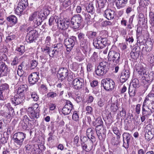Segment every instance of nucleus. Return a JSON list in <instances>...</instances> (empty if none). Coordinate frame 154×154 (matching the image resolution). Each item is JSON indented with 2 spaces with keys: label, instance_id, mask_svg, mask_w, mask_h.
Here are the masks:
<instances>
[{
  "label": "nucleus",
  "instance_id": "49530a36",
  "mask_svg": "<svg viewBox=\"0 0 154 154\" xmlns=\"http://www.w3.org/2000/svg\"><path fill=\"white\" fill-rule=\"evenodd\" d=\"M94 129L92 128H88L87 130L86 133L89 139H90L89 136H92L94 134Z\"/></svg>",
  "mask_w": 154,
  "mask_h": 154
},
{
  "label": "nucleus",
  "instance_id": "412c9836",
  "mask_svg": "<svg viewBox=\"0 0 154 154\" xmlns=\"http://www.w3.org/2000/svg\"><path fill=\"white\" fill-rule=\"evenodd\" d=\"M137 72L138 74L141 76L142 77H143L144 78L148 79L149 77V78L148 79H147L148 80H152L153 78L150 79L149 75L146 74V69L143 66H138V68L137 69Z\"/></svg>",
  "mask_w": 154,
  "mask_h": 154
},
{
  "label": "nucleus",
  "instance_id": "e433bc0d",
  "mask_svg": "<svg viewBox=\"0 0 154 154\" xmlns=\"http://www.w3.org/2000/svg\"><path fill=\"white\" fill-rule=\"evenodd\" d=\"M6 106L8 109V114L9 116H14L15 114L14 109L11 106L10 104L8 103L6 104Z\"/></svg>",
  "mask_w": 154,
  "mask_h": 154
},
{
  "label": "nucleus",
  "instance_id": "4468645a",
  "mask_svg": "<svg viewBox=\"0 0 154 154\" xmlns=\"http://www.w3.org/2000/svg\"><path fill=\"white\" fill-rule=\"evenodd\" d=\"M72 82L73 88L77 90L82 88L84 84L83 79L80 78L75 79L73 80Z\"/></svg>",
  "mask_w": 154,
  "mask_h": 154
},
{
  "label": "nucleus",
  "instance_id": "39448f33",
  "mask_svg": "<svg viewBox=\"0 0 154 154\" xmlns=\"http://www.w3.org/2000/svg\"><path fill=\"white\" fill-rule=\"evenodd\" d=\"M25 136L26 134L21 132L16 133L13 135L14 144L17 147L19 148L21 146Z\"/></svg>",
  "mask_w": 154,
  "mask_h": 154
},
{
  "label": "nucleus",
  "instance_id": "864d4df0",
  "mask_svg": "<svg viewBox=\"0 0 154 154\" xmlns=\"http://www.w3.org/2000/svg\"><path fill=\"white\" fill-rule=\"evenodd\" d=\"M72 119L74 121L78 122L79 121V116L76 111L73 112L72 115Z\"/></svg>",
  "mask_w": 154,
  "mask_h": 154
},
{
  "label": "nucleus",
  "instance_id": "7c9ffc66",
  "mask_svg": "<svg viewBox=\"0 0 154 154\" xmlns=\"http://www.w3.org/2000/svg\"><path fill=\"white\" fill-rule=\"evenodd\" d=\"M7 19L12 26L15 25L17 22V17L14 15H11L7 17Z\"/></svg>",
  "mask_w": 154,
  "mask_h": 154
},
{
  "label": "nucleus",
  "instance_id": "4c0bfd02",
  "mask_svg": "<svg viewBox=\"0 0 154 154\" xmlns=\"http://www.w3.org/2000/svg\"><path fill=\"white\" fill-rule=\"evenodd\" d=\"M137 88L134 87L132 86H129L128 92L130 96L132 97L134 96L137 91Z\"/></svg>",
  "mask_w": 154,
  "mask_h": 154
},
{
  "label": "nucleus",
  "instance_id": "0eeeda50",
  "mask_svg": "<svg viewBox=\"0 0 154 154\" xmlns=\"http://www.w3.org/2000/svg\"><path fill=\"white\" fill-rule=\"evenodd\" d=\"M83 21L82 18L79 14L73 17L71 20V26L74 29H78L81 26Z\"/></svg>",
  "mask_w": 154,
  "mask_h": 154
},
{
  "label": "nucleus",
  "instance_id": "1a4fd4ad",
  "mask_svg": "<svg viewBox=\"0 0 154 154\" xmlns=\"http://www.w3.org/2000/svg\"><path fill=\"white\" fill-rule=\"evenodd\" d=\"M76 41V37L72 36L70 38L65 39L64 40V44L66 46L67 51H70L72 49Z\"/></svg>",
  "mask_w": 154,
  "mask_h": 154
},
{
  "label": "nucleus",
  "instance_id": "a211bd4d",
  "mask_svg": "<svg viewBox=\"0 0 154 154\" xmlns=\"http://www.w3.org/2000/svg\"><path fill=\"white\" fill-rule=\"evenodd\" d=\"M25 99V96L17 94L11 99V102L14 105H17L23 102Z\"/></svg>",
  "mask_w": 154,
  "mask_h": 154
},
{
  "label": "nucleus",
  "instance_id": "bf43d9fd",
  "mask_svg": "<svg viewBox=\"0 0 154 154\" xmlns=\"http://www.w3.org/2000/svg\"><path fill=\"white\" fill-rule=\"evenodd\" d=\"M30 94L31 97L33 100L35 101H37L38 100V97L35 92H31Z\"/></svg>",
  "mask_w": 154,
  "mask_h": 154
},
{
  "label": "nucleus",
  "instance_id": "ea45409f",
  "mask_svg": "<svg viewBox=\"0 0 154 154\" xmlns=\"http://www.w3.org/2000/svg\"><path fill=\"white\" fill-rule=\"evenodd\" d=\"M87 40L86 39L80 41V45L81 48H82L83 50H85L87 48Z\"/></svg>",
  "mask_w": 154,
  "mask_h": 154
},
{
  "label": "nucleus",
  "instance_id": "b1692460",
  "mask_svg": "<svg viewBox=\"0 0 154 154\" xmlns=\"http://www.w3.org/2000/svg\"><path fill=\"white\" fill-rule=\"evenodd\" d=\"M8 69V66L5 63L0 61V77L7 75Z\"/></svg>",
  "mask_w": 154,
  "mask_h": 154
},
{
  "label": "nucleus",
  "instance_id": "58836bf2",
  "mask_svg": "<svg viewBox=\"0 0 154 154\" xmlns=\"http://www.w3.org/2000/svg\"><path fill=\"white\" fill-rule=\"evenodd\" d=\"M63 48V45L61 43H58L56 45V46L53 48L54 51H56L58 54L61 51Z\"/></svg>",
  "mask_w": 154,
  "mask_h": 154
},
{
  "label": "nucleus",
  "instance_id": "4be33fe9",
  "mask_svg": "<svg viewBox=\"0 0 154 154\" xmlns=\"http://www.w3.org/2000/svg\"><path fill=\"white\" fill-rule=\"evenodd\" d=\"M130 73L128 70L124 69L122 72L120 78V81L121 83L126 82L129 78Z\"/></svg>",
  "mask_w": 154,
  "mask_h": 154
},
{
  "label": "nucleus",
  "instance_id": "8fccbe9b",
  "mask_svg": "<svg viewBox=\"0 0 154 154\" xmlns=\"http://www.w3.org/2000/svg\"><path fill=\"white\" fill-rule=\"evenodd\" d=\"M97 53L94 52L90 58V60L92 62H94L97 60L98 57Z\"/></svg>",
  "mask_w": 154,
  "mask_h": 154
},
{
  "label": "nucleus",
  "instance_id": "2f4dec72",
  "mask_svg": "<svg viewBox=\"0 0 154 154\" xmlns=\"http://www.w3.org/2000/svg\"><path fill=\"white\" fill-rule=\"evenodd\" d=\"M143 103L142 108V115L148 117L151 115V112L149 110H147L148 105Z\"/></svg>",
  "mask_w": 154,
  "mask_h": 154
},
{
  "label": "nucleus",
  "instance_id": "9b49d317",
  "mask_svg": "<svg viewBox=\"0 0 154 154\" xmlns=\"http://www.w3.org/2000/svg\"><path fill=\"white\" fill-rule=\"evenodd\" d=\"M68 73V70L66 68L61 67L59 69L57 73L58 80L62 82L66 79Z\"/></svg>",
  "mask_w": 154,
  "mask_h": 154
},
{
  "label": "nucleus",
  "instance_id": "a878e982",
  "mask_svg": "<svg viewBox=\"0 0 154 154\" xmlns=\"http://www.w3.org/2000/svg\"><path fill=\"white\" fill-rule=\"evenodd\" d=\"M28 86L26 85H20L17 89V94L25 96V93L28 90Z\"/></svg>",
  "mask_w": 154,
  "mask_h": 154
},
{
  "label": "nucleus",
  "instance_id": "5701e85b",
  "mask_svg": "<svg viewBox=\"0 0 154 154\" xmlns=\"http://www.w3.org/2000/svg\"><path fill=\"white\" fill-rule=\"evenodd\" d=\"M114 11L110 9H107L104 12V16L109 20H110L114 18Z\"/></svg>",
  "mask_w": 154,
  "mask_h": 154
},
{
  "label": "nucleus",
  "instance_id": "f704fd0d",
  "mask_svg": "<svg viewBox=\"0 0 154 154\" xmlns=\"http://www.w3.org/2000/svg\"><path fill=\"white\" fill-rule=\"evenodd\" d=\"M96 5H98L99 8L101 9L103 8L105 5L107 0H96Z\"/></svg>",
  "mask_w": 154,
  "mask_h": 154
},
{
  "label": "nucleus",
  "instance_id": "c03bdc74",
  "mask_svg": "<svg viewBox=\"0 0 154 154\" xmlns=\"http://www.w3.org/2000/svg\"><path fill=\"white\" fill-rule=\"evenodd\" d=\"M82 14L83 15H85V20L86 21V22L88 24L89 23H90L91 22V16L88 13H84L83 11H82Z\"/></svg>",
  "mask_w": 154,
  "mask_h": 154
},
{
  "label": "nucleus",
  "instance_id": "774afa93",
  "mask_svg": "<svg viewBox=\"0 0 154 154\" xmlns=\"http://www.w3.org/2000/svg\"><path fill=\"white\" fill-rule=\"evenodd\" d=\"M128 86V85L126 84V85H123L121 89L120 90V92L121 93L123 94L127 90V87Z\"/></svg>",
  "mask_w": 154,
  "mask_h": 154
},
{
  "label": "nucleus",
  "instance_id": "680f3d73",
  "mask_svg": "<svg viewBox=\"0 0 154 154\" xmlns=\"http://www.w3.org/2000/svg\"><path fill=\"white\" fill-rule=\"evenodd\" d=\"M147 58L148 61L151 63H152L154 61V57L152 56L151 54H148L147 56Z\"/></svg>",
  "mask_w": 154,
  "mask_h": 154
},
{
  "label": "nucleus",
  "instance_id": "423d86ee",
  "mask_svg": "<svg viewBox=\"0 0 154 154\" xmlns=\"http://www.w3.org/2000/svg\"><path fill=\"white\" fill-rule=\"evenodd\" d=\"M108 60L112 62L114 64H120L121 59L120 54L114 51H109L108 55Z\"/></svg>",
  "mask_w": 154,
  "mask_h": 154
},
{
  "label": "nucleus",
  "instance_id": "bb28decb",
  "mask_svg": "<svg viewBox=\"0 0 154 154\" xmlns=\"http://www.w3.org/2000/svg\"><path fill=\"white\" fill-rule=\"evenodd\" d=\"M50 13V10L48 8L46 7L43 8V9L40 11L38 12V14L40 17L43 18V20L45 19Z\"/></svg>",
  "mask_w": 154,
  "mask_h": 154
},
{
  "label": "nucleus",
  "instance_id": "f3484780",
  "mask_svg": "<svg viewBox=\"0 0 154 154\" xmlns=\"http://www.w3.org/2000/svg\"><path fill=\"white\" fill-rule=\"evenodd\" d=\"M143 103L148 105L147 108L154 104V94L150 92L146 97Z\"/></svg>",
  "mask_w": 154,
  "mask_h": 154
},
{
  "label": "nucleus",
  "instance_id": "5fc2aeb1",
  "mask_svg": "<svg viewBox=\"0 0 154 154\" xmlns=\"http://www.w3.org/2000/svg\"><path fill=\"white\" fill-rule=\"evenodd\" d=\"M71 1L69 0L66 2H63L62 5V9H65L71 5Z\"/></svg>",
  "mask_w": 154,
  "mask_h": 154
},
{
  "label": "nucleus",
  "instance_id": "338daca9",
  "mask_svg": "<svg viewBox=\"0 0 154 154\" xmlns=\"http://www.w3.org/2000/svg\"><path fill=\"white\" fill-rule=\"evenodd\" d=\"M26 148L25 151L26 153H28V154H30L31 152L32 149L30 145H27L25 147Z\"/></svg>",
  "mask_w": 154,
  "mask_h": 154
},
{
  "label": "nucleus",
  "instance_id": "473e14b6",
  "mask_svg": "<svg viewBox=\"0 0 154 154\" xmlns=\"http://www.w3.org/2000/svg\"><path fill=\"white\" fill-rule=\"evenodd\" d=\"M128 0H118L116 2V5L118 9L124 7L127 2Z\"/></svg>",
  "mask_w": 154,
  "mask_h": 154
},
{
  "label": "nucleus",
  "instance_id": "0e129e2a",
  "mask_svg": "<svg viewBox=\"0 0 154 154\" xmlns=\"http://www.w3.org/2000/svg\"><path fill=\"white\" fill-rule=\"evenodd\" d=\"M58 20V19H55L53 17H51L49 20V25L50 26H51L54 24L55 20Z\"/></svg>",
  "mask_w": 154,
  "mask_h": 154
},
{
  "label": "nucleus",
  "instance_id": "f8f14e48",
  "mask_svg": "<svg viewBox=\"0 0 154 154\" xmlns=\"http://www.w3.org/2000/svg\"><path fill=\"white\" fill-rule=\"evenodd\" d=\"M28 5L27 0H21L15 9V11L17 15H20Z\"/></svg>",
  "mask_w": 154,
  "mask_h": 154
},
{
  "label": "nucleus",
  "instance_id": "3c124183",
  "mask_svg": "<svg viewBox=\"0 0 154 154\" xmlns=\"http://www.w3.org/2000/svg\"><path fill=\"white\" fill-rule=\"evenodd\" d=\"M132 86L138 88L139 87V80L137 79H133L131 82Z\"/></svg>",
  "mask_w": 154,
  "mask_h": 154
},
{
  "label": "nucleus",
  "instance_id": "c9c22d12",
  "mask_svg": "<svg viewBox=\"0 0 154 154\" xmlns=\"http://www.w3.org/2000/svg\"><path fill=\"white\" fill-rule=\"evenodd\" d=\"M152 46L151 44H150L149 46L147 45L146 46L145 49L144 48H143L142 53L143 55H146L148 54L147 52L150 51L152 50Z\"/></svg>",
  "mask_w": 154,
  "mask_h": 154
},
{
  "label": "nucleus",
  "instance_id": "13d9d810",
  "mask_svg": "<svg viewBox=\"0 0 154 154\" xmlns=\"http://www.w3.org/2000/svg\"><path fill=\"white\" fill-rule=\"evenodd\" d=\"M58 95V94L55 92H51L48 93L47 95V96L48 97L53 98L55 97Z\"/></svg>",
  "mask_w": 154,
  "mask_h": 154
},
{
  "label": "nucleus",
  "instance_id": "4d7b16f0",
  "mask_svg": "<svg viewBox=\"0 0 154 154\" xmlns=\"http://www.w3.org/2000/svg\"><path fill=\"white\" fill-rule=\"evenodd\" d=\"M134 11V7H132V6H129L126 8V13L127 15H129L131 12H133Z\"/></svg>",
  "mask_w": 154,
  "mask_h": 154
},
{
  "label": "nucleus",
  "instance_id": "603ef678",
  "mask_svg": "<svg viewBox=\"0 0 154 154\" xmlns=\"http://www.w3.org/2000/svg\"><path fill=\"white\" fill-rule=\"evenodd\" d=\"M49 56L51 57H53L54 56L57 55L58 54L56 51H54V50L53 49L51 48H50V51L49 52Z\"/></svg>",
  "mask_w": 154,
  "mask_h": 154
},
{
  "label": "nucleus",
  "instance_id": "a18cd8bd",
  "mask_svg": "<svg viewBox=\"0 0 154 154\" xmlns=\"http://www.w3.org/2000/svg\"><path fill=\"white\" fill-rule=\"evenodd\" d=\"M43 54L45 55L46 56H47L48 55H49V52L50 51V47L46 46L44 48H41Z\"/></svg>",
  "mask_w": 154,
  "mask_h": 154
},
{
  "label": "nucleus",
  "instance_id": "ddd939ff",
  "mask_svg": "<svg viewBox=\"0 0 154 154\" xmlns=\"http://www.w3.org/2000/svg\"><path fill=\"white\" fill-rule=\"evenodd\" d=\"M55 23L57 24L58 28L62 30H65L67 29L70 24L69 21L61 19L55 20Z\"/></svg>",
  "mask_w": 154,
  "mask_h": 154
},
{
  "label": "nucleus",
  "instance_id": "de8ad7c7",
  "mask_svg": "<svg viewBox=\"0 0 154 154\" xmlns=\"http://www.w3.org/2000/svg\"><path fill=\"white\" fill-rule=\"evenodd\" d=\"M80 139L82 141L81 146L83 145V143H85L88 142V141L89 138L88 136L81 135L80 137Z\"/></svg>",
  "mask_w": 154,
  "mask_h": 154
},
{
  "label": "nucleus",
  "instance_id": "09e8293b",
  "mask_svg": "<svg viewBox=\"0 0 154 154\" xmlns=\"http://www.w3.org/2000/svg\"><path fill=\"white\" fill-rule=\"evenodd\" d=\"M38 64V62L35 60H32L30 63V67L31 69H32L35 68Z\"/></svg>",
  "mask_w": 154,
  "mask_h": 154
},
{
  "label": "nucleus",
  "instance_id": "c85d7f7f",
  "mask_svg": "<svg viewBox=\"0 0 154 154\" xmlns=\"http://www.w3.org/2000/svg\"><path fill=\"white\" fill-rule=\"evenodd\" d=\"M112 129L114 133L116 134L117 136L116 138L117 140H116V142L115 143L117 144H119L121 142L120 139L121 134L120 133L119 130L116 125H115L113 128Z\"/></svg>",
  "mask_w": 154,
  "mask_h": 154
},
{
  "label": "nucleus",
  "instance_id": "c756f323",
  "mask_svg": "<svg viewBox=\"0 0 154 154\" xmlns=\"http://www.w3.org/2000/svg\"><path fill=\"white\" fill-rule=\"evenodd\" d=\"M0 91L8 94L9 91V85L6 83L1 84L0 85Z\"/></svg>",
  "mask_w": 154,
  "mask_h": 154
},
{
  "label": "nucleus",
  "instance_id": "2eb2a0df",
  "mask_svg": "<svg viewBox=\"0 0 154 154\" xmlns=\"http://www.w3.org/2000/svg\"><path fill=\"white\" fill-rule=\"evenodd\" d=\"M96 132L98 139L100 141H104L106 137V129L104 127H99L95 128Z\"/></svg>",
  "mask_w": 154,
  "mask_h": 154
},
{
  "label": "nucleus",
  "instance_id": "cd10ccee",
  "mask_svg": "<svg viewBox=\"0 0 154 154\" xmlns=\"http://www.w3.org/2000/svg\"><path fill=\"white\" fill-rule=\"evenodd\" d=\"M140 48L139 47H134L131 52V57L134 60L137 59L140 55Z\"/></svg>",
  "mask_w": 154,
  "mask_h": 154
},
{
  "label": "nucleus",
  "instance_id": "393cba45",
  "mask_svg": "<svg viewBox=\"0 0 154 154\" xmlns=\"http://www.w3.org/2000/svg\"><path fill=\"white\" fill-rule=\"evenodd\" d=\"M93 143L92 141L89 139L88 141L86 143L84 144L82 146L83 150L86 152H88L91 151L93 148Z\"/></svg>",
  "mask_w": 154,
  "mask_h": 154
},
{
  "label": "nucleus",
  "instance_id": "37998d69",
  "mask_svg": "<svg viewBox=\"0 0 154 154\" xmlns=\"http://www.w3.org/2000/svg\"><path fill=\"white\" fill-rule=\"evenodd\" d=\"M16 50L19 52V54L22 55L25 52V47L23 45H20L19 47H17Z\"/></svg>",
  "mask_w": 154,
  "mask_h": 154
},
{
  "label": "nucleus",
  "instance_id": "e2e57ef3",
  "mask_svg": "<svg viewBox=\"0 0 154 154\" xmlns=\"http://www.w3.org/2000/svg\"><path fill=\"white\" fill-rule=\"evenodd\" d=\"M31 120H30L26 115H25L23 117L22 122L29 124V122H30V121Z\"/></svg>",
  "mask_w": 154,
  "mask_h": 154
},
{
  "label": "nucleus",
  "instance_id": "052dcab7",
  "mask_svg": "<svg viewBox=\"0 0 154 154\" xmlns=\"http://www.w3.org/2000/svg\"><path fill=\"white\" fill-rule=\"evenodd\" d=\"M86 110L87 111V114H92L93 113V109L92 107L89 106H87L86 107Z\"/></svg>",
  "mask_w": 154,
  "mask_h": 154
},
{
  "label": "nucleus",
  "instance_id": "dca6fc26",
  "mask_svg": "<svg viewBox=\"0 0 154 154\" xmlns=\"http://www.w3.org/2000/svg\"><path fill=\"white\" fill-rule=\"evenodd\" d=\"M123 138V146L126 149L128 148L132 139L131 135L129 133L124 132L122 134Z\"/></svg>",
  "mask_w": 154,
  "mask_h": 154
},
{
  "label": "nucleus",
  "instance_id": "a19ab883",
  "mask_svg": "<svg viewBox=\"0 0 154 154\" xmlns=\"http://www.w3.org/2000/svg\"><path fill=\"white\" fill-rule=\"evenodd\" d=\"M146 130V133H145V135L146 138L148 140H150L152 139L153 137L152 136V131L149 130Z\"/></svg>",
  "mask_w": 154,
  "mask_h": 154
},
{
  "label": "nucleus",
  "instance_id": "9d476101",
  "mask_svg": "<svg viewBox=\"0 0 154 154\" xmlns=\"http://www.w3.org/2000/svg\"><path fill=\"white\" fill-rule=\"evenodd\" d=\"M38 34V32L36 30H30L26 36V41L30 43L34 42L36 40Z\"/></svg>",
  "mask_w": 154,
  "mask_h": 154
},
{
  "label": "nucleus",
  "instance_id": "20e7f679",
  "mask_svg": "<svg viewBox=\"0 0 154 154\" xmlns=\"http://www.w3.org/2000/svg\"><path fill=\"white\" fill-rule=\"evenodd\" d=\"M29 20L33 21V26L35 28L41 25L43 18L40 16L38 14V11H35L30 15Z\"/></svg>",
  "mask_w": 154,
  "mask_h": 154
},
{
  "label": "nucleus",
  "instance_id": "7ed1b4c3",
  "mask_svg": "<svg viewBox=\"0 0 154 154\" xmlns=\"http://www.w3.org/2000/svg\"><path fill=\"white\" fill-rule=\"evenodd\" d=\"M101 85L103 87L104 89L108 91H112L115 86L114 81L109 78L102 79L101 82Z\"/></svg>",
  "mask_w": 154,
  "mask_h": 154
},
{
  "label": "nucleus",
  "instance_id": "79ce46f5",
  "mask_svg": "<svg viewBox=\"0 0 154 154\" xmlns=\"http://www.w3.org/2000/svg\"><path fill=\"white\" fill-rule=\"evenodd\" d=\"M87 12L90 13H92L94 12V8L93 5L92 4H89L86 7Z\"/></svg>",
  "mask_w": 154,
  "mask_h": 154
},
{
  "label": "nucleus",
  "instance_id": "72a5a7b5",
  "mask_svg": "<svg viewBox=\"0 0 154 154\" xmlns=\"http://www.w3.org/2000/svg\"><path fill=\"white\" fill-rule=\"evenodd\" d=\"M103 122L100 118H98L95 122H93V125L96 126L95 128H97V127H99L101 128V127H103Z\"/></svg>",
  "mask_w": 154,
  "mask_h": 154
},
{
  "label": "nucleus",
  "instance_id": "6e6552de",
  "mask_svg": "<svg viewBox=\"0 0 154 154\" xmlns=\"http://www.w3.org/2000/svg\"><path fill=\"white\" fill-rule=\"evenodd\" d=\"M107 39L105 37H98L96 40L94 41L93 44L96 48L102 49L105 47L107 44Z\"/></svg>",
  "mask_w": 154,
  "mask_h": 154
},
{
  "label": "nucleus",
  "instance_id": "f257e3e1",
  "mask_svg": "<svg viewBox=\"0 0 154 154\" xmlns=\"http://www.w3.org/2000/svg\"><path fill=\"white\" fill-rule=\"evenodd\" d=\"M37 107H30L28 108L27 111L29 116L32 120L30 121V125H35L37 123V121L35 119L39 117V110L38 105Z\"/></svg>",
  "mask_w": 154,
  "mask_h": 154
},
{
  "label": "nucleus",
  "instance_id": "69168bd1",
  "mask_svg": "<svg viewBox=\"0 0 154 154\" xmlns=\"http://www.w3.org/2000/svg\"><path fill=\"white\" fill-rule=\"evenodd\" d=\"M97 33L95 32L92 31H89L88 32L89 36L92 38H94L96 36Z\"/></svg>",
  "mask_w": 154,
  "mask_h": 154
},
{
  "label": "nucleus",
  "instance_id": "aec40b11",
  "mask_svg": "<svg viewBox=\"0 0 154 154\" xmlns=\"http://www.w3.org/2000/svg\"><path fill=\"white\" fill-rule=\"evenodd\" d=\"M39 73L37 72L32 73L28 76V80L29 84L30 85L35 84L39 79Z\"/></svg>",
  "mask_w": 154,
  "mask_h": 154
},
{
  "label": "nucleus",
  "instance_id": "6ab92c4d",
  "mask_svg": "<svg viewBox=\"0 0 154 154\" xmlns=\"http://www.w3.org/2000/svg\"><path fill=\"white\" fill-rule=\"evenodd\" d=\"M73 107L72 103L69 101H67L62 108L61 112L64 115H68L70 113Z\"/></svg>",
  "mask_w": 154,
  "mask_h": 154
},
{
  "label": "nucleus",
  "instance_id": "6e6d98bb",
  "mask_svg": "<svg viewBox=\"0 0 154 154\" xmlns=\"http://www.w3.org/2000/svg\"><path fill=\"white\" fill-rule=\"evenodd\" d=\"M15 37V36L14 35H8L6 38L5 42L6 43H8L11 41L12 40L14 39Z\"/></svg>",
  "mask_w": 154,
  "mask_h": 154
},
{
  "label": "nucleus",
  "instance_id": "f03ea898",
  "mask_svg": "<svg viewBox=\"0 0 154 154\" xmlns=\"http://www.w3.org/2000/svg\"><path fill=\"white\" fill-rule=\"evenodd\" d=\"M109 66L107 62L103 61L99 63L97 68L96 69L95 72L97 75H103L109 70Z\"/></svg>",
  "mask_w": 154,
  "mask_h": 154
}]
</instances>
